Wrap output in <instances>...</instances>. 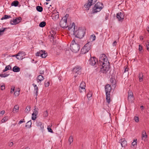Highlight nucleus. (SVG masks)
Masks as SVG:
<instances>
[{
    "mask_svg": "<svg viewBox=\"0 0 149 149\" xmlns=\"http://www.w3.org/2000/svg\"><path fill=\"white\" fill-rule=\"evenodd\" d=\"M14 90L15 87H12L11 88L10 93H13L14 91Z\"/></svg>",
    "mask_w": 149,
    "mask_h": 149,
    "instance_id": "13d9d810",
    "label": "nucleus"
},
{
    "mask_svg": "<svg viewBox=\"0 0 149 149\" xmlns=\"http://www.w3.org/2000/svg\"><path fill=\"white\" fill-rule=\"evenodd\" d=\"M16 19L17 20V24L20 22L21 20H22V18L20 17H17L16 18Z\"/></svg>",
    "mask_w": 149,
    "mask_h": 149,
    "instance_id": "4c0bfd02",
    "label": "nucleus"
},
{
    "mask_svg": "<svg viewBox=\"0 0 149 149\" xmlns=\"http://www.w3.org/2000/svg\"><path fill=\"white\" fill-rule=\"evenodd\" d=\"M36 9L37 11L39 12H42L43 10V8L41 6H37L36 7Z\"/></svg>",
    "mask_w": 149,
    "mask_h": 149,
    "instance_id": "a878e982",
    "label": "nucleus"
},
{
    "mask_svg": "<svg viewBox=\"0 0 149 149\" xmlns=\"http://www.w3.org/2000/svg\"><path fill=\"white\" fill-rule=\"evenodd\" d=\"M96 36L94 34L92 35H91L90 39H92V41H94L95 39Z\"/></svg>",
    "mask_w": 149,
    "mask_h": 149,
    "instance_id": "72a5a7b5",
    "label": "nucleus"
},
{
    "mask_svg": "<svg viewBox=\"0 0 149 149\" xmlns=\"http://www.w3.org/2000/svg\"><path fill=\"white\" fill-rule=\"evenodd\" d=\"M5 113V111H2L0 112V114H1L3 115Z\"/></svg>",
    "mask_w": 149,
    "mask_h": 149,
    "instance_id": "0e129e2a",
    "label": "nucleus"
},
{
    "mask_svg": "<svg viewBox=\"0 0 149 149\" xmlns=\"http://www.w3.org/2000/svg\"><path fill=\"white\" fill-rule=\"evenodd\" d=\"M86 87L85 83L84 82H82L80 85V87L85 88Z\"/></svg>",
    "mask_w": 149,
    "mask_h": 149,
    "instance_id": "f704fd0d",
    "label": "nucleus"
},
{
    "mask_svg": "<svg viewBox=\"0 0 149 149\" xmlns=\"http://www.w3.org/2000/svg\"><path fill=\"white\" fill-rule=\"evenodd\" d=\"M80 47L79 45L75 44L74 45H70V49L74 53H77L79 51Z\"/></svg>",
    "mask_w": 149,
    "mask_h": 149,
    "instance_id": "423d86ee",
    "label": "nucleus"
},
{
    "mask_svg": "<svg viewBox=\"0 0 149 149\" xmlns=\"http://www.w3.org/2000/svg\"><path fill=\"white\" fill-rule=\"evenodd\" d=\"M79 92L80 93H82L85 91V88L80 87L79 89Z\"/></svg>",
    "mask_w": 149,
    "mask_h": 149,
    "instance_id": "2f4dec72",
    "label": "nucleus"
},
{
    "mask_svg": "<svg viewBox=\"0 0 149 149\" xmlns=\"http://www.w3.org/2000/svg\"><path fill=\"white\" fill-rule=\"evenodd\" d=\"M103 8V4L100 2H97L95 4L93 8V12L96 13L100 11Z\"/></svg>",
    "mask_w": 149,
    "mask_h": 149,
    "instance_id": "20e7f679",
    "label": "nucleus"
},
{
    "mask_svg": "<svg viewBox=\"0 0 149 149\" xmlns=\"http://www.w3.org/2000/svg\"><path fill=\"white\" fill-rule=\"evenodd\" d=\"M50 33L51 35V36L53 38H54L56 33L54 29H52L50 31Z\"/></svg>",
    "mask_w": 149,
    "mask_h": 149,
    "instance_id": "f3484780",
    "label": "nucleus"
},
{
    "mask_svg": "<svg viewBox=\"0 0 149 149\" xmlns=\"http://www.w3.org/2000/svg\"><path fill=\"white\" fill-rule=\"evenodd\" d=\"M38 90H36V91H35L36 92V96L38 95Z\"/></svg>",
    "mask_w": 149,
    "mask_h": 149,
    "instance_id": "338daca9",
    "label": "nucleus"
},
{
    "mask_svg": "<svg viewBox=\"0 0 149 149\" xmlns=\"http://www.w3.org/2000/svg\"><path fill=\"white\" fill-rule=\"evenodd\" d=\"M36 125L38 127H39L40 129L41 130H42L44 129V125L41 122H37L36 123Z\"/></svg>",
    "mask_w": 149,
    "mask_h": 149,
    "instance_id": "2eb2a0df",
    "label": "nucleus"
},
{
    "mask_svg": "<svg viewBox=\"0 0 149 149\" xmlns=\"http://www.w3.org/2000/svg\"><path fill=\"white\" fill-rule=\"evenodd\" d=\"M109 15L108 14H106L105 16V20H107L108 19Z\"/></svg>",
    "mask_w": 149,
    "mask_h": 149,
    "instance_id": "052dcab7",
    "label": "nucleus"
},
{
    "mask_svg": "<svg viewBox=\"0 0 149 149\" xmlns=\"http://www.w3.org/2000/svg\"><path fill=\"white\" fill-rule=\"evenodd\" d=\"M19 4V2L17 1H15L12 2L11 3V6H17Z\"/></svg>",
    "mask_w": 149,
    "mask_h": 149,
    "instance_id": "b1692460",
    "label": "nucleus"
},
{
    "mask_svg": "<svg viewBox=\"0 0 149 149\" xmlns=\"http://www.w3.org/2000/svg\"><path fill=\"white\" fill-rule=\"evenodd\" d=\"M68 141L70 142V144L73 141V138L72 136H70L69 138Z\"/></svg>",
    "mask_w": 149,
    "mask_h": 149,
    "instance_id": "c9c22d12",
    "label": "nucleus"
},
{
    "mask_svg": "<svg viewBox=\"0 0 149 149\" xmlns=\"http://www.w3.org/2000/svg\"><path fill=\"white\" fill-rule=\"evenodd\" d=\"M11 16L8 15H5L4 16V17H2L1 18V20H2L4 19H6L11 18Z\"/></svg>",
    "mask_w": 149,
    "mask_h": 149,
    "instance_id": "cd10ccee",
    "label": "nucleus"
},
{
    "mask_svg": "<svg viewBox=\"0 0 149 149\" xmlns=\"http://www.w3.org/2000/svg\"><path fill=\"white\" fill-rule=\"evenodd\" d=\"M49 81H45V87H48L49 86Z\"/></svg>",
    "mask_w": 149,
    "mask_h": 149,
    "instance_id": "c03bdc74",
    "label": "nucleus"
},
{
    "mask_svg": "<svg viewBox=\"0 0 149 149\" xmlns=\"http://www.w3.org/2000/svg\"><path fill=\"white\" fill-rule=\"evenodd\" d=\"M52 19L54 20H57L58 19L59 17V15L58 14H57L56 15H53V16Z\"/></svg>",
    "mask_w": 149,
    "mask_h": 149,
    "instance_id": "393cba45",
    "label": "nucleus"
},
{
    "mask_svg": "<svg viewBox=\"0 0 149 149\" xmlns=\"http://www.w3.org/2000/svg\"><path fill=\"white\" fill-rule=\"evenodd\" d=\"M135 121L136 122H138L139 121V117H138L135 116L134 118Z\"/></svg>",
    "mask_w": 149,
    "mask_h": 149,
    "instance_id": "603ef678",
    "label": "nucleus"
},
{
    "mask_svg": "<svg viewBox=\"0 0 149 149\" xmlns=\"http://www.w3.org/2000/svg\"><path fill=\"white\" fill-rule=\"evenodd\" d=\"M69 17V15L68 14H66L65 16L63 17L62 18L66 20L67 21V18Z\"/></svg>",
    "mask_w": 149,
    "mask_h": 149,
    "instance_id": "8fccbe9b",
    "label": "nucleus"
},
{
    "mask_svg": "<svg viewBox=\"0 0 149 149\" xmlns=\"http://www.w3.org/2000/svg\"><path fill=\"white\" fill-rule=\"evenodd\" d=\"M23 52H19L17 54H16L15 55V56H16L17 57V56H23Z\"/></svg>",
    "mask_w": 149,
    "mask_h": 149,
    "instance_id": "49530a36",
    "label": "nucleus"
},
{
    "mask_svg": "<svg viewBox=\"0 0 149 149\" xmlns=\"http://www.w3.org/2000/svg\"><path fill=\"white\" fill-rule=\"evenodd\" d=\"M24 120V119H23L22 120H20L18 123V124H19L24 122H25V121Z\"/></svg>",
    "mask_w": 149,
    "mask_h": 149,
    "instance_id": "6e6d98bb",
    "label": "nucleus"
},
{
    "mask_svg": "<svg viewBox=\"0 0 149 149\" xmlns=\"http://www.w3.org/2000/svg\"><path fill=\"white\" fill-rule=\"evenodd\" d=\"M117 42L116 41H115L113 42V46H116V45Z\"/></svg>",
    "mask_w": 149,
    "mask_h": 149,
    "instance_id": "e2e57ef3",
    "label": "nucleus"
},
{
    "mask_svg": "<svg viewBox=\"0 0 149 149\" xmlns=\"http://www.w3.org/2000/svg\"><path fill=\"white\" fill-rule=\"evenodd\" d=\"M32 119L33 120H35L36 118V116H34V113H32Z\"/></svg>",
    "mask_w": 149,
    "mask_h": 149,
    "instance_id": "3c124183",
    "label": "nucleus"
},
{
    "mask_svg": "<svg viewBox=\"0 0 149 149\" xmlns=\"http://www.w3.org/2000/svg\"><path fill=\"white\" fill-rule=\"evenodd\" d=\"M45 52V50H41L38 52H37L36 54V56H40L41 57V54L43 52Z\"/></svg>",
    "mask_w": 149,
    "mask_h": 149,
    "instance_id": "4be33fe9",
    "label": "nucleus"
},
{
    "mask_svg": "<svg viewBox=\"0 0 149 149\" xmlns=\"http://www.w3.org/2000/svg\"><path fill=\"white\" fill-rule=\"evenodd\" d=\"M147 48L148 50L149 51V45H147Z\"/></svg>",
    "mask_w": 149,
    "mask_h": 149,
    "instance_id": "774afa93",
    "label": "nucleus"
},
{
    "mask_svg": "<svg viewBox=\"0 0 149 149\" xmlns=\"http://www.w3.org/2000/svg\"><path fill=\"white\" fill-rule=\"evenodd\" d=\"M111 89V85L109 84H107L105 87V91L106 92V100L108 104L111 101L110 92Z\"/></svg>",
    "mask_w": 149,
    "mask_h": 149,
    "instance_id": "7ed1b4c3",
    "label": "nucleus"
},
{
    "mask_svg": "<svg viewBox=\"0 0 149 149\" xmlns=\"http://www.w3.org/2000/svg\"><path fill=\"white\" fill-rule=\"evenodd\" d=\"M46 24V23L45 22L43 21L41 22L39 24V26L41 27H44Z\"/></svg>",
    "mask_w": 149,
    "mask_h": 149,
    "instance_id": "bb28decb",
    "label": "nucleus"
},
{
    "mask_svg": "<svg viewBox=\"0 0 149 149\" xmlns=\"http://www.w3.org/2000/svg\"><path fill=\"white\" fill-rule=\"evenodd\" d=\"M97 0H88V3H86L84 5V7L86 8H88V10L91 6L94 4L97 1Z\"/></svg>",
    "mask_w": 149,
    "mask_h": 149,
    "instance_id": "6e6552de",
    "label": "nucleus"
},
{
    "mask_svg": "<svg viewBox=\"0 0 149 149\" xmlns=\"http://www.w3.org/2000/svg\"><path fill=\"white\" fill-rule=\"evenodd\" d=\"M67 21L65 19L62 18L60 22V25L61 27L63 28H65L67 27L66 23ZM68 26H67L68 27Z\"/></svg>",
    "mask_w": 149,
    "mask_h": 149,
    "instance_id": "9b49d317",
    "label": "nucleus"
},
{
    "mask_svg": "<svg viewBox=\"0 0 149 149\" xmlns=\"http://www.w3.org/2000/svg\"><path fill=\"white\" fill-rule=\"evenodd\" d=\"M30 109L31 107L30 106H27L25 110V112L27 113H29L30 110Z\"/></svg>",
    "mask_w": 149,
    "mask_h": 149,
    "instance_id": "c85d7f7f",
    "label": "nucleus"
},
{
    "mask_svg": "<svg viewBox=\"0 0 149 149\" xmlns=\"http://www.w3.org/2000/svg\"><path fill=\"white\" fill-rule=\"evenodd\" d=\"M98 65L100 66V71L103 73H106L109 68V63L107 58L104 54L100 58Z\"/></svg>",
    "mask_w": 149,
    "mask_h": 149,
    "instance_id": "f257e3e1",
    "label": "nucleus"
},
{
    "mask_svg": "<svg viewBox=\"0 0 149 149\" xmlns=\"http://www.w3.org/2000/svg\"><path fill=\"white\" fill-rule=\"evenodd\" d=\"M136 141H137L136 139V140L134 139V140L133 142L132 143V144L133 146H134L135 145H136V143H137V142H136Z\"/></svg>",
    "mask_w": 149,
    "mask_h": 149,
    "instance_id": "a18cd8bd",
    "label": "nucleus"
},
{
    "mask_svg": "<svg viewBox=\"0 0 149 149\" xmlns=\"http://www.w3.org/2000/svg\"><path fill=\"white\" fill-rule=\"evenodd\" d=\"M116 18L118 21L120 22H122L124 19V13L123 12H119L116 14Z\"/></svg>",
    "mask_w": 149,
    "mask_h": 149,
    "instance_id": "1a4fd4ad",
    "label": "nucleus"
},
{
    "mask_svg": "<svg viewBox=\"0 0 149 149\" xmlns=\"http://www.w3.org/2000/svg\"><path fill=\"white\" fill-rule=\"evenodd\" d=\"M47 56V52H43L41 54V57L42 58H45Z\"/></svg>",
    "mask_w": 149,
    "mask_h": 149,
    "instance_id": "c756f323",
    "label": "nucleus"
},
{
    "mask_svg": "<svg viewBox=\"0 0 149 149\" xmlns=\"http://www.w3.org/2000/svg\"><path fill=\"white\" fill-rule=\"evenodd\" d=\"M92 94L91 92L89 91V92L87 93V97L88 98V99H89L92 96Z\"/></svg>",
    "mask_w": 149,
    "mask_h": 149,
    "instance_id": "e433bc0d",
    "label": "nucleus"
},
{
    "mask_svg": "<svg viewBox=\"0 0 149 149\" xmlns=\"http://www.w3.org/2000/svg\"><path fill=\"white\" fill-rule=\"evenodd\" d=\"M13 142H10V143H9V146L10 147H11V146H13Z\"/></svg>",
    "mask_w": 149,
    "mask_h": 149,
    "instance_id": "69168bd1",
    "label": "nucleus"
},
{
    "mask_svg": "<svg viewBox=\"0 0 149 149\" xmlns=\"http://www.w3.org/2000/svg\"><path fill=\"white\" fill-rule=\"evenodd\" d=\"M119 143H120L122 147H125L127 146V142L124 139H121L119 141Z\"/></svg>",
    "mask_w": 149,
    "mask_h": 149,
    "instance_id": "ddd939ff",
    "label": "nucleus"
},
{
    "mask_svg": "<svg viewBox=\"0 0 149 149\" xmlns=\"http://www.w3.org/2000/svg\"><path fill=\"white\" fill-rule=\"evenodd\" d=\"M17 58L19 60H22L23 59V56H17Z\"/></svg>",
    "mask_w": 149,
    "mask_h": 149,
    "instance_id": "864d4df0",
    "label": "nucleus"
},
{
    "mask_svg": "<svg viewBox=\"0 0 149 149\" xmlns=\"http://www.w3.org/2000/svg\"><path fill=\"white\" fill-rule=\"evenodd\" d=\"M44 79V77L41 75H38L36 79L38 83L43 81Z\"/></svg>",
    "mask_w": 149,
    "mask_h": 149,
    "instance_id": "dca6fc26",
    "label": "nucleus"
},
{
    "mask_svg": "<svg viewBox=\"0 0 149 149\" xmlns=\"http://www.w3.org/2000/svg\"><path fill=\"white\" fill-rule=\"evenodd\" d=\"M97 62L98 63L97 59L95 57H91L89 59V64L92 65H94Z\"/></svg>",
    "mask_w": 149,
    "mask_h": 149,
    "instance_id": "9d476101",
    "label": "nucleus"
},
{
    "mask_svg": "<svg viewBox=\"0 0 149 149\" xmlns=\"http://www.w3.org/2000/svg\"><path fill=\"white\" fill-rule=\"evenodd\" d=\"M31 121L30 120L28 121L26 125H25V127L27 128H30L31 127Z\"/></svg>",
    "mask_w": 149,
    "mask_h": 149,
    "instance_id": "5701e85b",
    "label": "nucleus"
},
{
    "mask_svg": "<svg viewBox=\"0 0 149 149\" xmlns=\"http://www.w3.org/2000/svg\"><path fill=\"white\" fill-rule=\"evenodd\" d=\"M139 78L140 82H141L142 81L143 78V73H141L139 74Z\"/></svg>",
    "mask_w": 149,
    "mask_h": 149,
    "instance_id": "412c9836",
    "label": "nucleus"
},
{
    "mask_svg": "<svg viewBox=\"0 0 149 149\" xmlns=\"http://www.w3.org/2000/svg\"><path fill=\"white\" fill-rule=\"evenodd\" d=\"M128 69L129 68H125V70H124V72L125 73V72H126L127 71H128Z\"/></svg>",
    "mask_w": 149,
    "mask_h": 149,
    "instance_id": "680f3d73",
    "label": "nucleus"
},
{
    "mask_svg": "<svg viewBox=\"0 0 149 149\" xmlns=\"http://www.w3.org/2000/svg\"><path fill=\"white\" fill-rule=\"evenodd\" d=\"M20 90L15 91L14 93V95L15 96H17L19 95V93Z\"/></svg>",
    "mask_w": 149,
    "mask_h": 149,
    "instance_id": "ea45409f",
    "label": "nucleus"
},
{
    "mask_svg": "<svg viewBox=\"0 0 149 149\" xmlns=\"http://www.w3.org/2000/svg\"><path fill=\"white\" fill-rule=\"evenodd\" d=\"M48 116V112L47 111H45L43 113V116L44 117H46Z\"/></svg>",
    "mask_w": 149,
    "mask_h": 149,
    "instance_id": "09e8293b",
    "label": "nucleus"
},
{
    "mask_svg": "<svg viewBox=\"0 0 149 149\" xmlns=\"http://www.w3.org/2000/svg\"><path fill=\"white\" fill-rule=\"evenodd\" d=\"M147 137V135L146 132L144 130H143L142 132V140H145Z\"/></svg>",
    "mask_w": 149,
    "mask_h": 149,
    "instance_id": "4468645a",
    "label": "nucleus"
},
{
    "mask_svg": "<svg viewBox=\"0 0 149 149\" xmlns=\"http://www.w3.org/2000/svg\"><path fill=\"white\" fill-rule=\"evenodd\" d=\"M50 127L51 126H48L47 127V130L49 132L53 133V132Z\"/></svg>",
    "mask_w": 149,
    "mask_h": 149,
    "instance_id": "a19ab883",
    "label": "nucleus"
},
{
    "mask_svg": "<svg viewBox=\"0 0 149 149\" xmlns=\"http://www.w3.org/2000/svg\"><path fill=\"white\" fill-rule=\"evenodd\" d=\"M38 109L37 108H35V109H34V111L33 113H34V116H36L38 113Z\"/></svg>",
    "mask_w": 149,
    "mask_h": 149,
    "instance_id": "7c9ffc66",
    "label": "nucleus"
},
{
    "mask_svg": "<svg viewBox=\"0 0 149 149\" xmlns=\"http://www.w3.org/2000/svg\"><path fill=\"white\" fill-rule=\"evenodd\" d=\"M75 44L77 43L75 42V41L74 40H73L71 42V44L70 45H74Z\"/></svg>",
    "mask_w": 149,
    "mask_h": 149,
    "instance_id": "bf43d9fd",
    "label": "nucleus"
},
{
    "mask_svg": "<svg viewBox=\"0 0 149 149\" xmlns=\"http://www.w3.org/2000/svg\"><path fill=\"white\" fill-rule=\"evenodd\" d=\"M9 65L7 66L6 67L5 69L3 70V72H5L10 69Z\"/></svg>",
    "mask_w": 149,
    "mask_h": 149,
    "instance_id": "79ce46f5",
    "label": "nucleus"
},
{
    "mask_svg": "<svg viewBox=\"0 0 149 149\" xmlns=\"http://www.w3.org/2000/svg\"><path fill=\"white\" fill-rule=\"evenodd\" d=\"M6 29V28H2L1 29H0V35L1 34V33L4 32Z\"/></svg>",
    "mask_w": 149,
    "mask_h": 149,
    "instance_id": "de8ad7c7",
    "label": "nucleus"
},
{
    "mask_svg": "<svg viewBox=\"0 0 149 149\" xmlns=\"http://www.w3.org/2000/svg\"><path fill=\"white\" fill-rule=\"evenodd\" d=\"M19 109V106H18V105H16L14 106L12 111L14 113L17 112H18Z\"/></svg>",
    "mask_w": 149,
    "mask_h": 149,
    "instance_id": "6ab92c4d",
    "label": "nucleus"
},
{
    "mask_svg": "<svg viewBox=\"0 0 149 149\" xmlns=\"http://www.w3.org/2000/svg\"><path fill=\"white\" fill-rule=\"evenodd\" d=\"M81 68L80 66H76L72 69V71L75 75L74 76L75 77H76L77 76V74H80L81 73Z\"/></svg>",
    "mask_w": 149,
    "mask_h": 149,
    "instance_id": "0eeeda50",
    "label": "nucleus"
},
{
    "mask_svg": "<svg viewBox=\"0 0 149 149\" xmlns=\"http://www.w3.org/2000/svg\"><path fill=\"white\" fill-rule=\"evenodd\" d=\"M91 43L88 42L85 45L81 50V53L82 54H85L88 52L91 49Z\"/></svg>",
    "mask_w": 149,
    "mask_h": 149,
    "instance_id": "39448f33",
    "label": "nucleus"
},
{
    "mask_svg": "<svg viewBox=\"0 0 149 149\" xmlns=\"http://www.w3.org/2000/svg\"><path fill=\"white\" fill-rule=\"evenodd\" d=\"M16 18L13 19V20H11L10 22V23L11 25H15L17 24V22Z\"/></svg>",
    "mask_w": 149,
    "mask_h": 149,
    "instance_id": "aec40b11",
    "label": "nucleus"
},
{
    "mask_svg": "<svg viewBox=\"0 0 149 149\" xmlns=\"http://www.w3.org/2000/svg\"><path fill=\"white\" fill-rule=\"evenodd\" d=\"M5 88V86L4 85H2L1 86V90H4Z\"/></svg>",
    "mask_w": 149,
    "mask_h": 149,
    "instance_id": "4d7b16f0",
    "label": "nucleus"
},
{
    "mask_svg": "<svg viewBox=\"0 0 149 149\" xmlns=\"http://www.w3.org/2000/svg\"><path fill=\"white\" fill-rule=\"evenodd\" d=\"M8 118L7 116L4 117L1 120L2 123H3L7 120Z\"/></svg>",
    "mask_w": 149,
    "mask_h": 149,
    "instance_id": "473e14b6",
    "label": "nucleus"
},
{
    "mask_svg": "<svg viewBox=\"0 0 149 149\" xmlns=\"http://www.w3.org/2000/svg\"><path fill=\"white\" fill-rule=\"evenodd\" d=\"M128 100L129 102H132L134 100L133 93L131 91L129 92L128 94Z\"/></svg>",
    "mask_w": 149,
    "mask_h": 149,
    "instance_id": "f8f14e48",
    "label": "nucleus"
},
{
    "mask_svg": "<svg viewBox=\"0 0 149 149\" xmlns=\"http://www.w3.org/2000/svg\"><path fill=\"white\" fill-rule=\"evenodd\" d=\"M13 70L14 72H18L20 71V68L17 66H15L13 67Z\"/></svg>",
    "mask_w": 149,
    "mask_h": 149,
    "instance_id": "a211bd4d",
    "label": "nucleus"
},
{
    "mask_svg": "<svg viewBox=\"0 0 149 149\" xmlns=\"http://www.w3.org/2000/svg\"><path fill=\"white\" fill-rule=\"evenodd\" d=\"M32 85L34 87V91H36V90H38V88L36 84H33Z\"/></svg>",
    "mask_w": 149,
    "mask_h": 149,
    "instance_id": "37998d69",
    "label": "nucleus"
},
{
    "mask_svg": "<svg viewBox=\"0 0 149 149\" xmlns=\"http://www.w3.org/2000/svg\"><path fill=\"white\" fill-rule=\"evenodd\" d=\"M9 75V74H0V77H8V75Z\"/></svg>",
    "mask_w": 149,
    "mask_h": 149,
    "instance_id": "58836bf2",
    "label": "nucleus"
},
{
    "mask_svg": "<svg viewBox=\"0 0 149 149\" xmlns=\"http://www.w3.org/2000/svg\"><path fill=\"white\" fill-rule=\"evenodd\" d=\"M139 50L140 52H142V46H141L140 45H139Z\"/></svg>",
    "mask_w": 149,
    "mask_h": 149,
    "instance_id": "5fc2aeb1",
    "label": "nucleus"
},
{
    "mask_svg": "<svg viewBox=\"0 0 149 149\" xmlns=\"http://www.w3.org/2000/svg\"><path fill=\"white\" fill-rule=\"evenodd\" d=\"M73 27V35H74L77 38H79L80 39L83 38L85 34V30L79 28L78 29L75 30V23L74 22H73L71 26L70 25L69 26L68 29V30L70 31L71 29L72 30L73 29L72 28Z\"/></svg>",
    "mask_w": 149,
    "mask_h": 149,
    "instance_id": "f03ea898",
    "label": "nucleus"
}]
</instances>
